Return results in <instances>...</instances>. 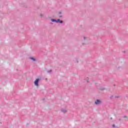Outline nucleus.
Instances as JSON below:
<instances>
[{
  "mask_svg": "<svg viewBox=\"0 0 128 128\" xmlns=\"http://www.w3.org/2000/svg\"><path fill=\"white\" fill-rule=\"evenodd\" d=\"M38 82H40V78H37L34 82V86H38Z\"/></svg>",
  "mask_w": 128,
  "mask_h": 128,
  "instance_id": "obj_1",
  "label": "nucleus"
},
{
  "mask_svg": "<svg viewBox=\"0 0 128 128\" xmlns=\"http://www.w3.org/2000/svg\"><path fill=\"white\" fill-rule=\"evenodd\" d=\"M52 22H60V24H62V20H60L58 19L57 21H56L54 19H52L51 20Z\"/></svg>",
  "mask_w": 128,
  "mask_h": 128,
  "instance_id": "obj_2",
  "label": "nucleus"
},
{
  "mask_svg": "<svg viewBox=\"0 0 128 128\" xmlns=\"http://www.w3.org/2000/svg\"><path fill=\"white\" fill-rule=\"evenodd\" d=\"M102 102L100 100H96V101L95 102L96 104H101Z\"/></svg>",
  "mask_w": 128,
  "mask_h": 128,
  "instance_id": "obj_3",
  "label": "nucleus"
},
{
  "mask_svg": "<svg viewBox=\"0 0 128 128\" xmlns=\"http://www.w3.org/2000/svg\"><path fill=\"white\" fill-rule=\"evenodd\" d=\"M30 60H34V62H36V59L34 58H31Z\"/></svg>",
  "mask_w": 128,
  "mask_h": 128,
  "instance_id": "obj_4",
  "label": "nucleus"
},
{
  "mask_svg": "<svg viewBox=\"0 0 128 128\" xmlns=\"http://www.w3.org/2000/svg\"><path fill=\"white\" fill-rule=\"evenodd\" d=\"M112 128H116V125L113 124V125H112Z\"/></svg>",
  "mask_w": 128,
  "mask_h": 128,
  "instance_id": "obj_5",
  "label": "nucleus"
},
{
  "mask_svg": "<svg viewBox=\"0 0 128 128\" xmlns=\"http://www.w3.org/2000/svg\"><path fill=\"white\" fill-rule=\"evenodd\" d=\"M62 112H66V110H62Z\"/></svg>",
  "mask_w": 128,
  "mask_h": 128,
  "instance_id": "obj_6",
  "label": "nucleus"
},
{
  "mask_svg": "<svg viewBox=\"0 0 128 128\" xmlns=\"http://www.w3.org/2000/svg\"><path fill=\"white\" fill-rule=\"evenodd\" d=\"M124 118H128V117H126V116H124Z\"/></svg>",
  "mask_w": 128,
  "mask_h": 128,
  "instance_id": "obj_7",
  "label": "nucleus"
},
{
  "mask_svg": "<svg viewBox=\"0 0 128 128\" xmlns=\"http://www.w3.org/2000/svg\"><path fill=\"white\" fill-rule=\"evenodd\" d=\"M84 40H86V37H84Z\"/></svg>",
  "mask_w": 128,
  "mask_h": 128,
  "instance_id": "obj_8",
  "label": "nucleus"
},
{
  "mask_svg": "<svg viewBox=\"0 0 128 128\" xmlns=\"http://www.w3.org/2000/svg\"><path fill=\"white\" fill-rule=\"evenodd\" d=\"M110 120H112V118H110Z\"/></svg>",
  "mask_w": 128,
  "mask_h": 128,
  "instance_id": "obj_9",
  "label": "nucleus"
},
{
  "mask_svg": "<svg viewBox=\"0 0 128 128\" xmlns=\"http://www.w3.org/2000/svg\"><path fill=\"white\" fill-rule=\"evenodd\" d=\"M60 14H62V12H60Z\"/></svg>",
  "mask_w": 128,
  "mask_h": 128,
  "instance_id": "obj_10",
  "label": "nucleus"
},
{
  "mask_svg": "<svg viewBox=\"0 0 128 128\" xmlns=\"http://www.w3.org/2000/svg\"><path fill=\"white\" fill-rule=\"evenodd\" d=\"M60 18H62V16H60Z\"/></svg>",
  "mask_w": 128,
  "mask_h": 128,
  "instance_id": "obj_11",
  "label": "nucleus"
}]
</instances>
